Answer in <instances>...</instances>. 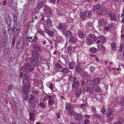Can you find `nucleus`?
Here are the masks:
<instances>
[{"mask_svg": "<svg viewBox=\"0 0 124 124\" xmlns=\"http://www.w3.org/2000/svg\"><path fill=\"white\" fill-rule=\"evenodd\" d=\"M42 59L41 56L38 53H36L33 57H30L29 58V60L34 65V66L35 67L38 66L39 62L37 61H40Z\"/></svg>", "mask_w": 124, "mask_h": 124, "instance_id": "obj_1", "label": "nucleus"}, {"mask_svg": "<svg viewBox=\"0 0 124 124\" xmlns=\"http://www.w3.org/2000/svg\"><path fill=\"white\" fill-rule=\"evenodd\" d=\"M44 29L49 28L53 26V24L51 20L47 19L43 24Z\"/></svg>", "mask_w": 124, "mask_h": 124, "instance_id": "obj_2", "label": "nucleus"}, {"mask_svg": "<svg viewBox=\"0 0 124 124\" xmlns=\"http://www.w3.org/2000/svg\"><path fill=\"white\" fill-rule=\"evenodd\" d=\"M97 39L98 40L97 42V45L100 43L103 44L106 42V41L105 38L103 36H100L98 37Z\"/></svg>", "mask_w": 124, "mask_h": 124, "instance_id": "obj_3", "label": "nucleus"}, {"mask_svg": "<svg viewBox=\"0 0 124 124\" xmlns=\"http://www.w3.org/2000/svg\"><path fill=\"white\" fill-rule=\"evenodd\" d=\"M30 84L25 85L23 88V92L24 94H27L29 91L30 88Z\"/></svg>", "mask_w": 124, "mask_h": 124, "instance_id": "obj_4", "label": "nucleus"}, {"mask_svg": "<svg viewBox=\"0 0 124 124\" xmlns=\"http://www.w3.org/2000/svg\"><path fill=\"white\" fill-rule=\"evenodd\" d=\"M59 27L58 28L59 30H61L62 31L66 29V25L64 24L60 23L58 24Z\"/></svg>", "mask_w": 124, "mask_h": 124, "instance_id": "obj_5", "label": "nucleus"}, {"mask_svg": "<svg viewBox=\"0 0 124 124\" xmlns=\"http://www.w3.org/2000/svg\"><path fill=\"white\" fill-rule=\"evenodd\" d=\"M100 79L98 78H93L92 81L93 85H98L100 83Z\"/></svg>", "mask_w": 124, "mask_h": 124, "instance_id": "obj_6", "label": "nucleus"}, {"mask_svg": "<svg viewBox=\"0 0 124 124\" xmlns=\"http://www.w3.org/2000/svg\"><path fill=\"white\" fill-rule=\"evenodd\" d=\"M81 63L78 62L77 63L76 68V70L77 72L79 73L82 71L83 68L80 67Z\"/></svg>", "mask_w": 124, "mask_h": 124, "instance_id": "obj_7", "label": "nucleus"}, {"mask_svg": "<svg viewBox=\"0 0 124 124\" xmlns=\"http://www.w3.org/2000/svg\"><path fill=\"white\" fill-rule=\"evenodd\" d=\"M74 118L78 121L80 120L83 118L82 116L80 114L76 113L74 115Z\"/></svg>", "mask_w": 124, "mask_h": 124, "instance_id": "obj_8", "label": "nucleus"}, {"mask_svg": "<svg viewBox=\"0 0 124 124\" xmlns=\"http://www.w3.org/2000/svg\"><path fill=\"white\" fill-rule=\"evenodd\" d=\"M26 69L29 71H32L33 70V66L29 63H27L25 66Z\"/></svg>", "mask_w": 124, "mask_h": 124, "instance_id": "obj_9", "label": "nucleus"}, {"mask_svg": "<svg viewBox=\"0 0 124 124\" xmlns=\"http://www.w3.org/2000/svg\"><path fill=\"white\" fill-rule=\"evenodd\" d=\"M92 87L94 90L97 92H99L101 91V89L98 85H92Z\"/></svg>", "mask_w": 124, "mask_h": 124, "instance_id": "obj_10", "label": "nucleus"}, {"mask_svg": "<svg viewBox=\"0 0 124 124\" xmlns=\"http://www.w3.org/2000/svg\"><path fill=\"white\" fill-rule=\"evenodd\" d=\"M34 50L36 52L40 51L41 50L40 47L38 45L35 44L33 46Z\"/></svg>", "mask_w": 124, "mask_h": 124, "instance_id": "obj_11", "label": "nucleus"}, {"mask_svg": "<svg viewBox=\"0 0 124 124\" xmlns=\"http://www.w3.org/2000/svg\"><path fill=\"white\" fill-rule=\"evenodd\" d=\"M76 65V63L74 62H72L70 63L69 65V68L70 69L72 70L73 69L75 68V66Z\"/></svg>", "mask_w": 124, "mask_h": 124, "instance_id": "obj_12", "label": "nucleus"}, {"mask_svg": "<svg viewBox=\"0 0 124 124\" xmlns=\"http://www.w3.org/2000/svg\"><path fill=\"white\" fill-rule=\"evenodd\" d=\"M98 49L99 52H103L105 51V48L102 45H97Z\"/></svg>", "mask_w": 124, "mask_h": 124, "instance_id": "obj_13", "label": "nucleus"}, {"mask_svg": "<svg viewBox=\"0 0 124 124\" xmlns=\"http://www.w3.org/2000/svg\"><path fill=\"white\" fill-rule=\"evenodd\" d=\"M99 25L100 26H104L106 25L104 21L102 19H100L98 20Z\"/></svg>", "mask_w": 124, "mask_h": 124, "instance_id": "obj_14", "label": "nucleus"}, {"mask_svg": "<svg viewBox=\"0 0 124 124\" xmlns=\"http://www.w3.org/2000/svg\"><path fill=\"white\" fill-rule=\"evenodd\" d=\"M66 109L68 110H70L73 109V106L72 105L68 103L66 105L65 107Z\"/></svg>", "mask_w": 124, "mask_h": 124, "instance_id": "obj_15", "label": "nucleus"}, {"mask_svg": "<svg viewBox=\"0 0 124 124\" xmlns=\"http://www.w3.org/2000/svg\"><path fill=\"white\" fill-rule=\"evenodd\" d=\"M118 121L116 123H115L113 124H121L124 122L123 118L121 116H120L118 119Z\"/></svg>", "mask_w": 124, "mask_h": 124, "instance_id": "obj_16", "label": "nucleus"}, {"mask_svg": "<svg viewBox=\"0 0 124 124\" xmlns=\"http://www.w3.org/2000/svg\"><path fill=\"white\" fill-rule=\"evenodd\" d=\"M118 19L119 21L124 23V14H119L118 16Z\"/></svg>", "mask_w": 124, "mask_h": 124, "instance_id": "obj_17", "label": "nucleus"}, {"mask_svg": "<svg viewBox=\"0 0 124 124\" xmlns=\"http://www.w3.org/2000/svg\"><path fill=\"white\" fill-rule=\"evenodd\" d=\"M45 10L44 13L45 14L48 15H49L51 13V10L50 8H46V6H45Z\"/></svg>", "mask_w": 124, "mask_h": 124, "instance_id": "obj_18", "label": "nucleus"}, {"mask_svg": "<svg viewBox=\"0 0 124 124\" xmlns=\"http://www.w3.org/2000/svg\"><path fill=\"white\" fill-rule=\"evenodd\" d=\"M35 101L33 95H32L30 94L29 99L28 100V101L29 103L32 102L34 101Z\"/></svg>", "mask_w": 124, "mask_h": 124, "instance_id": "obj_19", "label": "nucleus"}, {"mask_svg": "<svg viewBox=\"0 0 124 124\" xmlns=\"http://www.w3.org/2000/svg\"><path fill=\"white\" fill-rule=\"evenodd\" d=\"M45 32L49 35L51 37H53L54 36L53 33L49 30L47 29H44Z\"/></svg>", "mask_w": 124, "mask_h": 124, "instance_id": "obj_20", "label": "nucleus"}, {"mask_svg": "<svg viewBox=\"0 0 124 124\" xmlns=\"http://www.w3.org/2000/svg\"><path fill=\"white\" fill-rule=\"evenodd\" d=\"M110 19L111 20L115 21L116 19V15L113 13H111L109 15Z\"/></svg>", "mask_w": 124, "mask_h": 124, "instance_id": "obj_21", "label": "nucleus"}, {"mask_svg": "<svg viewBox=\"0 0 124 124\" xmlns=\"http://www.w3.org/2000/svg\"><path fill=\"white\" fill-rule=\"evenodd\" d=\"M89 37L94 41H96L97 40L94 34H90Z\"/></svg>", "mask_w": 124, "mask_h": 124, "instance_id": "obj_22", "label": "nucleus"}, {"mask_svg": "<svg viewBox=\"0 0 124 124\" xmlns=\"http://www.w3.org/2000/svg\"><path fill=\"white\" fill-rule=\"evenodd\" d=\"M76 38L73 36H71L70 38L69 42L72 44L75 43L76 41Z\"/></svg>", "mask_w": 124, "mask_h": 124, "instance_id": "obj_23", "label": "nucleus"}, {"mask_svg": "<svg viewBox=\"0 0 124 124\" xmlns=\"http://www.w3.org/2000/svg\"><path fill=\"white\" fill-rule=\"evenodd\" d=\"M44 1H41L38 6L37 8L39 10L40 8L43 7L44 6Z\"/></svg>", "mask_w": 124, "mask_h": 124, "instance_id": "obj_24", "label": "nucleus"}, {"mask_svg": "<svg viewBox=\"0 0 124 124\" xmlns=\"http://www.w3.org/2000/svg\"><path fill=\"white\" fill-rule=\"evenodd\" d=\"M101 8V6L99 5H97L93 8V9L94 11H97L100 10Z\"/></svg>", "mask_w": 124, "mask_h": 124, "instance_id": "obj_25", "label": "nucleus"}, {"mask_svg": "<svg viewBox=\"0 0 124 124\" xmlns=\"http://www.w3.org/2000/svg\"><path fill=\"white\" fill-rule=\"evenodd\" d=\"M106 115L109 116L111 115L112 113V111L111 109L109 108H107V110L106 111Z\"/></svg>", "mask_w": 124, "mask_h": 124, "instance_id": "obj_26", "label": "nucleus"}, {"mask_svg": "<svg viewBox=\"0 0 124 124\" xmlns=\"http://www.w3.org/2000/svg\"><path fill=\"white\" fill-rule=\"evenodd\" d=\"M79 85V82L78 81H74L72 85V88H75L77 87Z\"/></svg>", "mask_w": 124, "mask_h": 124, "instance_id": "obj_27", "label": "nucleus"}, {"mask_svg": "<svg viewBox=\"0 0 124 124\" xmlns=\"http://www.w3.org/2000/svg\"><path fill=\"white\" fill-rule=\"evenodd\" d=\"M101 14L103 15H105L107 13V9L105 8H103L101 10Z\"/></svg>", "mask_w": 124, "mask_h": 124, "instance_id": "obj_28", "label": "nucleus"}, {"mask_svg": "<svg viewBox=\"0 0 124 124\" xmlns=\"http://www.w3.org/2000/svg\"><path fill=\"white\" fill-rule=\"evenodd\" d=\"M84 14L86 17H90L91 16V13L89 11H85L84 12Z\"/></svg>", "mask_w": 124, "mask_h": 124, "instance_id": "obj_29", "label": "nucleus"}, {"mask_svg": "<svg viewBox=\"0 0 124 124\" xmlns=\"http://www.w3.org/2000/svg\"><path fill=\"white\" fill-rule=\"evenodd\" d=\"M69 81L71 82L74 81L76 80V78L75 76H71L69 77Z\"/></svg>", "mask_w": 124, "mask_h": 124, "instance_id": "obj_30", "label": "nucleus"}, {"mask_svg": "<svg viewBox=\"0 0 124 124\" xmlns=\"http://www.w3.org/2000/svg\"><path fill=\"white\" fill-rule=\"evenodd\" d=\"M85 42L87 43V44L88 45H90L93 43V42L92 40L89 39L87 38L86 39Z\"/></svg>", "mask_w": 124, "mask_h": 124, "instance_id": "obj_31", "label": "nucleus"}, {"mask_svg": "<svg viewBox=\"0 0 124 124\" xmlns=\"http://www.w3.org/2000/svg\"><path fill=\"white\" fill-rule=\"evenodd\" d=\"M81 89H78L77 90L76 93V96L77 97H79L81 93Z\"/></svg>", "mask_w": 124, "mask_h": 124, "instance_id": "obj_32", "label": "nucleus"}, {"mask_svg": "<svg viewBox=\"0 0 124 124\" xmlns=\"http://www.w3.org/2000/svg\"><path fill=\"white\" fill-rule=\"evenodd\" d=\"M60 71L64 73H67L68 72V69L67 68H62Z\"/></svg>", "mask_w": 124, "mask_h": 124, "instance_id": "obj_33", "label": "nucleus"}, {"mask_svg": "<svg viewBox=\"0 0 124 124\" xmlns=\"http://www.w3.org/2000/svg\"><path fill=\"white\" fill-rule=\"evenodd\" d=\"M78 35L80 38H82L85 36V34L82 32L80 31L78 32Z\"/></svg>", "mask_w": 124, "mask_h": 124, "instance_id": "obj_34", "label": "nucleus"}, {"mask_svg": "<svg viewBox=\"0 0 124 124\" xmlns=\"http://www.w3.org/2000/svg\"><path fill=\"white\" fill-rule=\"evenodd\" d=\"M90 51L91 52L93 53H94L96 52L97 49L93 47L91 48Z\"/></svg>", "mask_w": 124, "mask_h": 124, "instance_id": "obj_35", "label": "nucleus"}, {"mask_svg": "<svg viewBox=\"0 0 124 124\" xmlns=\"http://www.w3.org/2000/svg\"><path fill=\"white\" fill-rule=\"evenodd\" d=\"M55 66L56 67L59 71H60L62 68L61 65L58 63L56 64Z\"/></svg>", "mask_w": 124, "mask_h": 124, "instance_id": "obj_36", "label": "nucleus"}, {"mask_svg": "<svg viewBox=\"0 0 124 124\" xmlns=\"http://www.w3.org/2000/svg\"><path fill=\"white\" fill-rule=\"evenodd\" d=\"M65 35L67 36H71L72 35L70 31H67L65 33Z\"/></svg>", "mask_w": 124, "mask_h": 124, "instance_id": "obj_37", "label": "nucleus"}, {"mask_svg": "<svg viewBox=\"0 0 124 124\" xmlns=\"http://www.w3.org/2000/svg\"><path fill=\"white\" fill-rule=\"evenodd\" d=\"M35 116L34 115H32V114L31 113L30 114V119L32 121L34 120Z\"/></svg>", "mask_w": 124, "mask_h": 124, "instance_id": "obj_38", "label": "nucleus"}, {"mask_svg": "<svg viewBox=\"0 0 124 124\" xmlns=\"http://www.w3.org/2000/svg\"><path fill=\"white\" fill-rule=\"evenodd\" d=\"M81 83L84 85V84H86V85H88L89 83V82L87 79H85L83 81H82Z\"/></svg>", "mask_w": 124, "mask_h": 124, "instance_id": "obj_39", "label": "nucleus"}, {"mask_svg": "<svg viewBox=\"0 0 124 124\" xmlns=\"http://www.w3.org/2000/svg\"><path fill=\"white\" fill-rule=\"evenodd\" d=\"M80 16L82 19L85 20L86 18V16L84 14V12L83 13L80 14Z\"/></svg>", "mask_w": 124, "mask_h": 124, "instance_id": "obj_40", "label": "nucleus"}, {"mask_svg": "<svg viewBox=\"0 0 124 124\" xmlns=\"http://www.w3.org/2000/svg\"><path fill=\"white\" fill-rule=\"evenodd\" d=\"M67 50L68 53L70 54L71 53L72 51V48L71 46H69L67 47Z\"/></svg>", "mask_w": 124, "mask_h": 124, "instance_id": "obj_41", "label": "nucleus"}, {"mask_svg": "<svg viewBox=\"0 0 124 124\" xmlns=\"http://www.w3.org/2000/svg\"><path fill=\"white\" fill-rule=\"evenodd\" d=\"M68 113L69 114V115L70 116H71L73 115L74 113V111L73 109H72L70 110H68Z\"/></svg>", "mask_w": 124, "mask_h": 124, "instance_id": "obj_42", "label": "nucleus"}, {"mask_svg": "<svg viewBox=\"0 0 124 124\" xmlns=\"http://www.w3.org/2000/svg\"><path fill=\"white\" fill-rule=\"evenodd\" d=\"M54 103L53 100L52 99H49L48 101V104L51 105H53Z\"/></svg>", "mask_w": 124, "mask_h": 124, "instance_id": "obj_43", "label": "nucleus"}, {"mask_svg": "<svg viewBox=\"0 0 124 124\" xmlns=\"http://www.w3.org/2000/svg\"><path fill=\"white\" fill-rule=\"evenodd\" d=\"M95 69V67L93 66H91L90 68V70L91 71L93 72L94 71Z\"/></svg>", "mask_w": 124, "mask_h": 124, "instance_id": "obj_44", "label": "nucleus"}, {"mask_svg": "<svg viewBox=\"0 0 124 124\" xmlns=\"http://www.w3.org/2000/svg\"><path fill=\"white\" fill-rule=\"evenodd\" d=\"M111 47L113 50H115L116 48L115 44L113 43H112L111 44Z\"/></svg>", "mask_w": 124, "mask_h": 124, "instance_id": "obj_45", "label": "nucleus"}, {"mask_svg": "<svg viewBox=\"0 0 124 124\" xmlns=\"http://www.w3.org/2000/svg\"><path fill=\"white\" fill-rule=\"evenodd\" d=\"M26 38L30 42H32L33 40V37H30V38L29 37H27Z\"/></svg>", "mask_w": 124, "mask_h": 124, "instance_id": "obj_46", "label": "nucleus"}, {"mask_svg": "<svg viewBox=\"0 0 124 124\" xmlns=\"http://www.w3.org/2000/svg\"><path fill=\"white\" fill-rule=\"evenodd\" d=\"M101 111L103 114H106V111H107L104 107H103L102 109H101Z\"/></svg>", "mask_w": 124, "mask_h": 124, "instance_id": "obj_47", "label": "nucleus"}, {"mask_svg": "<svg viewBox=\"0 0 124 124\" xmlns=\"http://www.w3.org/2000/svg\"><path fill=\"white\" fill-rule=\"evenodd\" d=\"M39 33L42 36H44V33L43 31L39 30L38 31Z\"/></svg>", "mask_w": 124, "mask_h": 124, "instance_id": "obj_48", "label": "nucleus"}, {"mask_svg": "<svg viewBox=\"0 0 124 124\" xmlns=\"http://www.w3.org/2000/svg\"><path fill=\"white\" fill-rule=\"evenodd\" d=\"M120 103L123 106H124V98L120 100Z\"/></svg>", "mask_w": 124, "mask_h": 124, "instance_id": "obj_49", "label": "nucleus"}, {"mask_svg": "<svg viewBox=\"0 0 124 124\" xmlns=\"http://www.w3.org/2000/svg\"><path fill=\"white\" fill-rule=\"evenodd\" d=\"M90 88L89 87H84V89H86V90H85V91L86 92H88L90 90Z\"/></svg>", "mask_w": 124, "mask_h": 124, "instance_id": "obj_50", "label": "nucleus"}, {"mask_svg": "<svg viewBox=\"0 0 124 124\" xmlns=\"http://www.w3.org/2000/svg\"><path fill=\"white\" fill-rule=\"evenodd\" d=\"M29 97L28 95H26L24 97V99L28 101V100L29 98Z\"/></svg>", "mask_w": 124, "mask_h": 124, "instance_id": "obj_51", "label": "nucleus"}, {"mask_svg": "<svg viewBox=\"0 0 124 124\" xmlns=\"http://www.w3.org/2000/svg\"><path fill=\"white\" fill-rule=\"evenodd\" d=\"M84 123L85 124H89L90 121L87 119H85Z\"/></svg>", "mask_w": 124, "mask_h": 124, "instance_id": "obj_52", "label": "nucleus"}, {"mask_svg": "<svg viewBox=\"0 0 124 124\" xmlns=\"http://www.w3.org/2000/svg\"><path fill=\"white\" fill-rule=\"evenodd\" d=\"M90 116V115H86L84 116V117L86 119H89Z\"/></svg>", "mask_w": 124, "mask_h": 124, "instance_id": "obj_53", "label": "nucleus"}, {"mask_svg": "<svg viewBox=\"0 0 124 124\" xmlns=\"http://www.w3.org/2000/svg\"><path fill=\"white\" fill-rule=\"evenodd\" d=\"M13 21L15 22H16L17 21V17L16 16H14Z\"/></svg>", "mask_w": 124, "mask_h": 124, "instance_id": "obj_54", "label": "nucleus"}, {"mask_svg": "<svg viewBox=\"0 0 124 124\" xmlns=\"http://www.w3.org/2000/svg\"><path fill=\"white\" fill-rule=\"evenodd\" d=\"M40 106L43 108H45V104L44 103H40Z\"/></svg>", "mask_w": 124, "mask_h": 124, "instance_id": "obj_55", "label": "nucleus"}, {"mask_svg": "<svg viewBox=\"0 0 124 124\" xmlns=\"http://www.w3.org/2000/svg\"><path fill=\"white\" fill-rule=\"evenodd\" d=\"M33 40L35 42H37L38 40V38L37 37H33Z\"/></svg>", "mask_w": 124, "mask_h": 124, "instance_id": "obj_56", "label": "nucleus"}, {"mask_svg": "<svg viewBox=\"0 0 124 124\" xmlns=\"http://www.w3.org/2000/svg\"><path fill=\"white\" fill-rule=\"evenodd\" d=\"M94 116L96 117L99 119L100 118V115L98 114H95Z\"/></svg>", "mask_w": 124, "mask_h": 124, "instance_id": "obj_57", "label": "nucleus"}, {"mask_svg": "<svg viewBox=\"0 0 124 124\" xmlns=\"http://www.w3.org/2000/svg\"><path fill=\"white\" fill-rule=\"evenodd\" d=\"M86 104H82L80 106L81 108H84L85 106H86Z\"/></svg>", "mask_w": 124, "mask_h": 124, "instance_id": "obj_58", "label": "nucleus"}, {"mask_svg": "<svg viewBox=\"0 0 124 124\" xmlns=\"http://www.w3.org/2000/svg\"><path fill=\"white\" fill-rule=\"evenodd\" d=\"M15 39L14 38H13V40H12V45H13L14 46L15 44Z\"/></svg>", "mask_w": 124, "mask_h": 124, "instance_id": "obj_59", "label": "nucleus"}, {"mask_svg": "<svg viewBox=\"0 0 124 124\" xmlns=\"http://www.w3.org/2000/svg\"><path fill=\"white\" fill-rule=\"evenodd\" d=\"M88 75V73L86 72H84L83 73V75L85 77H87Z\"/></svg>", "mask_w": 124, "mask_h": 124, "instance_id": "obj_60", "label": "nucleus"}, {"mask_svg": "<svg viewBox=\"0 0 124 124\" xmlns=\"http://www.w3.org/2000/svg\"><path fill=\"white\" fill-rule=\"evenodd\" d=\"M20 39L21 40V43H22L23 44V43L24 41L23 38L22 37H20Z\"/></svg>", "mask_w": 124, "mask_h": 124, "instance_id": "obj_61", "label": "nucleus"}, {"mask_svg": "<svg viewBox=\"0 0 124 124\" xmlns=\"http://www.w3.org/2000/svg\"><path fill=\"white\" fill-rule=\"evenodd\" d=\"M56 115L57 116V118L58 119L60 117V113H57Z\"/></svg>", "mask_w": 124, "mask_h": 124, "instance_id": "obj_62", "label": "nucleus"}, {"mask_svg": "<svg viewBox=\"0 0 124 124\" xmlns=\"http://www.w3.org/2000/svg\"><path fill=\"white\" fill-rule=\"evenodd\" d=\"M109 28L107 26L105 27L104 28L105 31H108L109 30Z\"/></svg>", "mask_w": 124, "mask_h": 124, "instance_id": "obj_63", "label": "nucleus"}, {"mask_svg": "<svg viewBox=\"0 0 124 124\" xmlns=\"http://www.w3.org/2000/svg\"><path fill=\"white\" fill-rule=\"evenodd\" d=\"M121 40L124 39V35L123 34H122L121 35Z\"/></svg>", "mask_w": 124, "mask_h": 124, "instance_id": "obj_64", "label": "nucleus"}]
</instances>
